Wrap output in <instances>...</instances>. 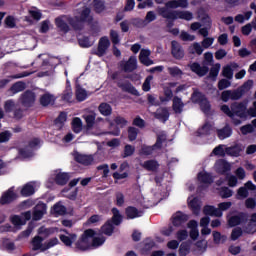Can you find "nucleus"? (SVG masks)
Here are the masks:
<instances>
[{"label": "nucleus", "mask_w": 256, "mask_h": 256, "mask_svg": "<svg viewBox=\"0 0 256 256\" xmlns=\"http://www.w3.org/2000/svg\"><path fill=\"white\" fill-rule=\"evenodd\" d=\"M69 23L74 29H76V31L83 29L85 25H91V23H93L91 9L89 7H83L78 11V14L74 19H69Z\"/></svg>", "instance_id": "nucleus-1"}, {"label": "nucleus", "mask_w": 256, "mask_h": 256, "mask_svg": "<svg viewBox=\"0 0 256 256\" xmlns=\"http://www.w3.org/2000/svg\"><path fill=\"white\" fill-rule=\"evenodd\" d=\"M158 13L164 19H184L185 21H191V19H193V13L189 11H177L167 8H158Z\"/></svg>", "instance_id": "nucleus-2"}, {"label": "nucleus", "mask_w": 256, "mask_h": 256, "mask_svg": "<svg viewBox=\"0 0 256 256\" xmlns=\"http://www.w3.org/2000/svg\"><path fill=\"white\" fill-rule=\"evenodd\" d=\"M95 237V231L93 229H88L84 231L82 236L76 242V249L79 251H87V249H91V241Z\"/></svg>", "instance_id": "nucleus-3"}, {"label": "nucleus", "mask_w": 256, "mask_h": 256, "mask_svg": "<svg viewBox=\"0 0 256 256\" xmlns=\"http://www.w3.org/2000/svg\"><path fill=\"white\" fill-rule=\"evenodd\" d=\"M41 143V140L38 138L32 139L28 145L25 147L19 148L18 153L22 159H31L33 155H35V151H37V148L39 147Z\"/></svg>", "instance_id": "nucleus-4"}, {"label": "nucleus", "mask_w": 256, "mask_h": 256, "mask_svg": "<svg viewBox=\"0 0 256 256\" xmlns=\"http://www.w3.org/2000/svg\"><path fill=\"white\" fill-rule=\"evenodd\" d=\"M192 103H199L203 113H209L211 111V104L209 100L201 92L195 90L191 96Z\"/></svg>", "instance_id": "nucleus-5"}, {"label": "nucleus", "mask_w": 256, "mask_h": 256, "mask_svg": "<svg viewBox=\"0 0 256 256\" xmlns=\"http://www.w3.org/2000/svg\"><path fill=\"white\" fill-rule=\"evenodd\" d=\"M35 99V92L26 90L20 96V103L23 105V107H33V105H35Z\"/></svg>", "instance_id": "nucleus-6"}, {"label": "nucleus", "mask_w": 256, "mask_h": 256, "mask_svg": "<svg viewBox=\"0 0 256 256\" xmlns=\"http://www.w3.org/2000/svg\"><path fill=\"white\" fill-rule=\"evenodd\" d=\"M167 136L165 135H160L157 138V141L154 146H142L141 148V154L142 155H152L153 151L155 149H161V145H163V142L166 141Z\"/></svg>", "instance_id": "nucleus-7"}, {"label": "nucleus", "mask_w": 256, "mask_h": 256, "mask_svg": "<svg viewBox=\"0 0 256 256\" xmlns=\"http://www.w3.org/2000/svg\"><path fill=\"white\" fill-rule=\"evenodd\" d=\"M120 67L125 73H133L137 69V57L131 56L128 61H121Z\"/></svg>", "instance_id": "nucleus-8"}, {"label": "nucleus", "mask_w": 256, "mask_h": 256, "mask_svg": "<svg viewBox=\"0 0 256 256\" xmlns=\"http://www.w3.org/2000/svg\"><path fill=\"white\" fill-rule=\"evenodd\" d=\"M45 213H47V205L42 202L38 203L33 209V213H32L33 221H41Z\"/></svg>", "instance_id": "nucleus-9"}, {"label": "nucleus", "mask_w": 256, "mask_h": 256, "mask_svg": "<svg viewBox=\"0 0 256 256\" xmlns=\"http://www.w3.org/2000/svg\"><path fill=\"white\" fill-rule=\"evenodd\" d=\"M74 159L77 163H80V165H84L85 167H89V165H93L95 162V157L93 155H87V154H75Z\"/></svg>", "instance_id": "nucleus-10"}, {"label": "nucleus", "mask_w": 256, "mask_h": 256, "mask_svg": "<svg viewBox=\"0 0 256 256\" xmlns=\"http://www.w3.org/2000/svg\"><path fill=\"white\" fill-rule=\"evenodd\" d=\"M221 99L222 101H224V103H227L229 99H231L232 101H237L241 99V91H239L238 89L223 91L221 94Z\"/></svg>", "instance_id": "nucleus-11"}, {"label": "nucleus", "mask_w": 256, "mask_h": 256, "mask_svg": "<svg viewBox=\"0 0 256 256\" xmlns=\"http://www.w3.org/2000/svg\"><path fill=\"white\" fill-rule=\"evenodd\" d=\"M79 183V178L73 179L69 182L68 187L70 189L66 190V197L67 199H70V201H75L77 199V193H79V189L73 188Z\"/></svg>", "instance_id": "nucleus-12"}, {"label": "nucleus", "mask_w": 256, "mask_h": 256, "mask_svg": "<svg viewBox=\"0 0 256 256\" xmlns=\"http://www.w3.org/2000/svg\"><path fill=\"white\" fill-rule=\"evenodd\" d=\"M39 187L37 182H28L21 189L22 197H31V195L35 194V190Z\"/></svg>", "instance_id": "nucleus-13"}, {"label": "nucleus", "mask_w": 256, "mask_h": 256, "mask_svg": "<svg viewBox=\"0 0 256 256\" xmlns=\"http://www.w3.org/2000/svg\"><path fill=\"white\" fill-rule=\"evenodd\" d=\"M214 169L216 173H220V175H223L228 171H231V164L223 159H219L218 161H216Z\"/></svg>", "instance_id": "nucleus-14"}, {"label": "nucleus", "mask_w": 256, "mask_h": 256, "mask_svg": "<svg viewBox=\"0 0 256 256\" xmlns=\"http://www.w3.org/2000/svg\"><path fill=\"white\" fill-rule=\"evenodd\" d=\"M171 53L174 59H183L185 57V51H183V47L177 41L171 42Z\"/></svg>", "instance_id": "nucleus-15"}, {"label": "nucleus", "mask_w": 256, "mask_h": 256, "mask_svg": "<svg viewBox=\"0 0 256 256\" xmlns=\"http://www.w3.org/2000/svg\"><path fill=\"white\" fill-rule=\"evenodd\" d=\"M189 221V215L183 212H176L172 217V223L174 227H181L183 223Z\"/></svg>", "instance_id": "nucleus-16"}, {"label": "nucleus", "mask_w": 256, "mask_h": 256, "mask_svg": "<svg viewBox=\"0 0 256 256\" xmlns=\"http://www.w3.org/2000/svg\"><path fill=\"white\" fill-rule=\"evenodd\" d=\"M187 9L189 2L187 0H170L165 4V9Z\"/></svg>", "instance_id": "nucleus-17"}, {"label": "nucleus", "mask_w": 256, "mask_h": 256, "mask_svg": "<svg viewBox=\"0 0 256 256\" xmlns=\"http://www.w3.org/2000/svg\"><path fill=\"white\" fill-rule=\"evenodd\" d=\"M232 113L236 115V117H245V111H247V104L246 103H233L231 105Z\"/></svg>", "instance_id": "nucleus-18"}, {"label": "nucleus", "mask_w": 256, "mask_h": 256, "mask_svg": "<svg viewBox=\"0 0 256 256\" xmlns=\"http://www.w3.org/2000/svg\"><path fill=\"white\" fill-rule=\"evenodd\" d=\"M188 67H190L193 73H196V75H199V77H205V75L209 73V68L207 66H201L197 62L189 64Z\"/></svg>", "instance_id": "nucleus-19"}, {"label": "nucleus", "mask_w": 256, "mask_h": 256, "mask_svg": "<svg viewBox=\"0 0 256 256\" xmlns=\"http://www.w3.org/2000/svg\"><path fill=\"white\" fill-rule=\"evenodd\" d=\"M17 199V194L13 191V188H10L0 198L1 205H7L8 203H13Z\"/></svg>", "instance_id": "nucleus-20"}, {"label": "nucleus", "mask_w": 256, "mask_h": 256, "mask_svg": "<svg viewBox=\"0 0 256 256\" xmlns=\"http://www.w3.org/2000/svg\"><path fill=\"white\" fill-rule=\"evenodd\" d=\"M117 86L126 93H131V95L139 97V91H137V89H135L128 81H119Z\"/></svg>", "instance_id": "nucleus-21"}, {"label": "nucleus", "mask_w": 256, "mask_h": 256, "mask_svg": "<svg viewBox=\"0 0 256 256\" xmlns=\"http://www.w3.org/2000/svg\"><path fill=\"white\" fill-rule=\"evenodd\" d=\"M188 207L194 215H199L201 213V200L198 198H188Z\"/></svg>", "instance_id": "nucleus-22"}, {"label": "nucleus", "mask_w": 256, "mask_h": 256, "mask_svg": "<svg viewBox=\"0 0 256 256\" xmlns=\"http://www.w3.org/2000/svg\"><path fill=\"white\" fill-rule=\"evenodd\" d=\"M109 45H111V42H109L108 37L101 38L98 44L97 55H99V57H103V55L107 52V49H109Z\"/></svg>", "instance_id": "nucleus-23"}, {"label": "nucleus", "mask_w": 256, "mask_h": 256, "mask_svg": "<svg viewBox=\"0 0 256 256\" xmlns=\"http://www.w3.org/2000/svg\"><path fill=\"white\" fill-rule=\"evenodd\" d=\"M243 231L248 235H253V233H256V213L251 215V218L248 224L244 226Z\"/></svg>", "instance_id": "nucleus-24"}, {"label": "nucleus", "mask_w": 256, "mask_h": 256, "mask_svg": "<svg viewBox=\"0 0 256 256\" xmlns=\"http://www.w3.org/2000/svg\"><path fill=\"white\" fill-rule=\"evenodd\" d=\"M204 215H209L210 217H223V212L218 208L207 205L203 208Z\"/></svg>", "instance_id": "nucleus-25"}, {"label": "nucleus", "mask_w": 256, "mask_h": 256, "mask_svg": "<svg viewBox=\"0 0 256 256\" xmlns=\"http://www.w3.org/2000/svg\"><path fill=\"white\" fill-rule=\"evenodd\" d=\"M82 117L86 123L87 131L93 129V126L95 125V119H97V114H95V112H90L89 114H84Z\"/></svg>", "instance_id": "nucleus-26"}, {"label": "nucleus", "mask_w": 256, "mask_h": 256, "mask_svg": "<svg viewBox=\"0 0 256 256\" xmlns=\"http://www.w3.org/2000/svg\"><path fill=\"white\" fill-rule=\"evenodd\" d=\"M153 116L155 119L165 123V121L169 119V110H167V108H158L156 112L153 113Z\"/></svg>", "instance_id": "nucleus-27"}, {"label": "nucleus", "mask_w": 256, "mask_h": 256, "mask_svg": "<svg viewBox=\"0 0 256 256\" xmlns=\"http://www.w3.org/2000/svg\"><path fill=\"white\" fill-rule=\"evenodd\" d=\"M172 109L175 113L181 114L183 113V108L185 107V103L183 100L179 98V96H175L172 100Z\"/></svg>", "instance_id": "nucleus-28"}, {"label": "nucleus", "mask_w": 256, "mask_h": 256, "mask_svg": "<svg viewBox=\"0 0 256 256\" xmlns=\"http://www.w3.org/2000/svg\"><path fill=\"white\" fill-rule=\"evenodd\" d=\"M125 213L128 219H137V217H143V211L137 210V208L133 206L127 207Z\"/></svg>", "instance_id": "nucleus-29"}, {"label": "nucleus", "mask_w": 256, "mask_h": 256, "mask_svg": "<svg viewBox=\"0 0 256 256\" xmlns=\"http://www.w3.org/2000/svg\"><path fill=\"white\" fill-rule=\"evenodd\" d=\"M225 151L226 155H229L230 157H239V155H241V151H243V148L241 145L236 144L234 146L226 147Z\"/></svg>", "instance_id": "nucleus-30"}, {"label": "nucleus", "mask_w": 256, "mask_h": 256, "mask_svg": "<svg viewBox=\"0 0 256 256\" xmlns=\"http://www.w3.org/2000/svg\"><path fill=\"white\" fill-rule=\"evenodd\" d=\"M27 88V84L25 82L19 81L14 83L11 88L9 89V92L12 93L11 95H17V93H21L22 91H25Z\"/></svg>", "instance_id": "nucleus-31"}, {"label": "nucleus", "mask_w": 256, "mask_h": 256, "mask_svg": "<svg viewBox=\"0 0 256 256\" xmlns=\"http://www.w3.org/2000/svg\"><path fill=\"white\" fill-rule=\"evenodd\" d=\"M243 221H245V214H238L228 219V225L230 227H237V225H241Z\"/></svg>", "instance_id": "nucleus-32"}, {"label": "nucleus", "mask_w": 256, "mask_h": 256, "mask_svg": "<svg viewBox=\"0 0 256 256\" xmlns=\"http://www.w3.org/2000/svg\"><path fill=\"white\" fill-rule=\"evenodd\" d=\"M33 251H45V243L43 244V238L40 236H35L32 240Z\"/></svg>", "instance_id": "nucleus-33"}, {"label": "nucleus", "mask_w": 256, "mask_h": 256, "mask_svg": "<svg viewBox=\"0 0 256 256\" xmlns=\"http://www.w3.org/2000/svg\"><path fill=\"white\" fill-rule=\"evenodd\" d=\"M52 179L57 185H65V172H61V170H54Z\"/></svg>", "instance_id": "nucleus-34"}, {"label": "nucleus", "mask_w": 256, "mask_h": 256, "mask_svg": "<svg viewBox=\"0 0 256 256\" xmlns=\"http://www.w3.org/2000/svg\"><path fill=\"white\" fill-rule=\"evenodd\" d=\"M53 103H55V96H53L52 94L46 93V94L42 95L40 98V104L43 107L53 105Z\"/></svg>", "instance_id": "nucleus-35"}, {"label": "nucleus", "mask_w": 256, "mask_h": 256, "mask_svg": "<svg viewBox=\"0 0 256 256\" xmlns=\"http://www.w3.org/2000/svg\"><path fill=\"white\" fill-rule=\"evenodd\" d=\"M98 111L104 117H109V115L113 113V108H111V105H109L108 103L103 102L99 105Z\"/></svg>", "instance_id": "nucleus-36"}, {"label": "nucleus", "mask_w": 256, "mask_h": 256, "mask_svg": "<svg viewBox=\"0 0 256 256\" xmlns=\"http://www.w3.org/2000/svg\"><path fill=\"white\" fill-rule=\"evenodd\" d=\"M141 167L146 169V171H157L159 169V163L155 160H148L142 163Z\"/></svg>", "instance_id": "nucleus-37"}, {"label": "nucleus", "mask_w": 256, "mask_h": 256, "mask_svg": "<svg viewBox=\"0 0 256 256\" xmlns=\"http://www.w3.org/2000/svg\"><path fill=\"white\" fill-rule=\"evenodd\" d=\"M232 133L233 130H231L229 125H226L224 128L217 130V135L221 140L227 139L230 135H232Z\"/></svg>", "instance_id": "nucleus-38"}, {"label": "nucleus", "mask_w": 256, "mask_h": 256, "mask_svg": "<svg viewBox=\"0 0 256 256\" xmlns=\"http://www.w3.org/2000/svg\"><path fill=\"white\" fill-rule=\"evenodd\" d=\"M54 127L58 131H61L65 127V112H61L60 115L54 121Z\"/></svg>", "instance_id": "nucleus-39"}, {"label": "nucleus", "mask_w": 256, "mask_h": 256, "mask_svg": "<svg viewBox=\"0 0 256 256\" xmlns=\"http://www.w3.org/2000/svg\"><path fill=\"white\" fill-rule=\"evenodd\" d=\"M52 213H53V215H55L56 217H59V215H65V205H63V202H62V201L56 203V204L53 206Z\"/></svg>", "instance_id": "nucleus-40"}, {"label": "nucleus", "mask_w": 256, "mask_h": 256, "mask_svg": "<svg viewBox=\"0 0 256 256\" xmlns=\"http://www.w3.org/2000/svg\"><path fill=\"white\" fill-rule=\"evenodd\" d=\"M212 129H213V123L205 122V124L201 128L198 129L197 134L199 136L209 135V133H211Z\"/></svg>", "instance_id": "nucleus-41"}, {"label": "nucleus", "mask_w": 256, "mask_h": 256, "mask_svg": "<svg viewBox=\"0 0 256 256\" xmlns=\"http://www.w3.org/2000/svg\"><path fill=\"white\" fill-rule=\"evenodd\" d=\"M188 52L191 55H202L203 53V46H201V44L195 42L193 43L189 48H188Z\"/></svg>", "instance_id": "nucleus-42"}, {"label": "nucleus", "mask_w": 256, "mask_h": 256, "mask_svg": "<svg viewBox=\"0 0 256 256\" xmlns=\"http://www.w3.org/2000/svg\"><path fill=\"white\" fill-rule=\"evenodd\" d=\"M225 149H227V147L220 144L213 149L211 155H216V157H225L227 155V151Z\"/></svg>", "instance_id": "nucleus-43"}, {"label": "nucleus", "mask_w": 256, "mask_h": 256, "mask_svg": "<svg viewBox=\"0 0 256 256\" xmlns=\"http://www.w3.org/2000/svg\"><path fill=\"white\" fill-rule=\"evenodd\" d=\"M72 129L74 133H81L83 131V121L81 118L76 117L72 120Z\"/></svg>", "instance_id": "nucleus-44"}, {"label": "nucleus", "mask_w": 256, "mask_h": 256, "mask_svg": "<svg viewBox=\"0 0 256 256\" xmlns=\"http://www.w3.org/2000/svg\"><path fill=\"white\" fill-rule=\"evenodd\" d=\"M198 179L201 183H205L206 185H211V183H213V177L207 172H200L198 174Z\"/></svg>", "instance_id": "nucleus-45"}, {"label": "nucleus", "mask_w": 256, "mask_h": 256, "mask_svg": "<svg viewBox=\"0 0 256 256\" xmlns=\"http://www.w3.org/2000/svg\"><path fill=\"white\" fill-rule=\"evenodd\" d=\"M167 71L171 77L179 78L183 76V70L177 66H170L167 68Z\"/></svg>", "instance_id": "nucleus-46"}, {"label": "nucleus", "mask_w": 256, "mask_h": 256, "mask_svg": "<svg viewBox=\"0 0 256 256\" xmlns=\"http://www.w3.org/2000/svg\"><path fill=\"white\" fill-rule=\"evenodd\" d=\"M11 223L17 227L18 229H21V227H23V225H25V220L23 219L22 216L19 215H14L10 218Z\"/></svg>", "instance_id": "nucleus-47"}, {"label": "nucleus", "mask_w": 256, "mask_h": 256, "mask_svg": "<svg viewBox=\"0 0 256 256\" xmlns=\"http://www.w3.org/2000/svg\"><path fill=\"white\" fill-rule=\"evenodd\" d=\"M77 241V234L65 232V245L71 247Z\"/></svg>", "instance_id": "nucleus-48"}, {"label": "nucleus", "mask_w": 256, "mask_h": 256, "mask_svg": "<svg viewBox=\"0 0 256 256\" xmlns=\"http://www.w3.org/2000/svg\"><path fill=\"white\" fill-rule=\"evenodd\" d=\"M55 25L61 33H65V16H59L55 19Z\"/></svg>", "instance_id": "nucleus-49"}, {"label": "nucleus", "mask_w": 256, "mask_h": 256, "mask_svg": "<svg viewBox=\"0 0 256 256\" xmlns=\"http://www.w3.org/2000/svg\"><path fill=\"white\" fill-rule=\"evenodd\" d=\"M253 89V80H248L245 82L240 88H238V91L241 93V97L247 93V91H251Z\"/></svg>", "instance_id": "nucleus-50"}, {"label": "nucleus", "mask_w": 256, "mask_h": 256, "mask_svg": "<svg viewBox=\"0 0 256 256\" xmlns=\"http://www.w3.org/2000/svg\"><path fill=\"white\" fill-rule=\"evenodd\" d=\"M29 15L34 19V21H41V17H43V14L41 13V10L33 7L29 10Z\"/></svg>", "instance_id": "nucleus-51"}, {"label": "nucleus", "mask_w": 256, "mask_h": 256, "mask_svg": "<svg viewBox=\"0 0 256 256\" xmlns=\"http://www.w3.org/2000/svg\"><path fill=\"white\" fill-rule=\"evenodd\" d=\"M112 213V222L114 223V225H120L121 221L123 220V216H121V213H119V210L117 208H113Z\"/></svg>", "instance_id": "nucleus-52"}, {"label": "nucleus", "mask_w": 256, "mask_h": 256, "mask_svg": "<svg viewBox=\"0 0 256 256\" xmlns=\"http://www.w3.org/2000/svg\"><path fill=\"white\" fill-rule=\"evenodd\" d=\"M114 123L121 129H123V127H127V125H129V121H127V119H125V117L119 116V115L114 118Z\"/></svg>", "instance_id": "nucleus-53"}, {"label": "nucleus", "mask_w": 256, "mask_h": 256, "mask_svg": "<svg viewBox=\"0 0 256 256\" xmlns=\"http://www.w3.org/2000/svg\"><path fill=\"white\" fill-rule=\"evenodd\" d=\"M76 99L78 101H85L87 99V90L81 87H77L76 89Z\"/></svg>", "instance_id": "nucleus-54"}, {"label": "nucleus", "mask_w": 256, "mask_h": 256, "mask_svg": "<svg viewBox=\"0 0 256 256\" xmlns=\"http://www.w3.org/2000/svg\"><path fill=\"white\" fill-rule=\"evenodd\" d=\"M113 229V224H111V221H108L102 226L101 231L104 235L111 236L113 235Z\"/></svg>", "instance_id": "nucleus-55"}, {"label": "nucleus", "mask_w": 256, "mask_h": 256, "mask_svg": "<svg viewBox=\"0 0 256 256\" xmlns=\"http://www.w3.org/2000/svg\"><path fill=\"white\" fill-rule=\"evenodd\" d=\"M104 10H105V1L94 0V11H96V13H103Z\"/></svg>", "instance_id": "nucleus-56"}, {"label": "nucleus", "mask_w": 256, "mask_h": 256, "mask_svg": "<svg viewBox=\"0 0 256 256\" xmlns=\"http://www.w3.org/2000/svg\"><path fill=\"white\" fill-rule=\"evenodd\" d=\"M103 243H105V237H103V236L93 237L92 236L91 247H101V245H103Z\"/></svg>", "instance_id": "nucleus-57"}, {"label": "nucleus", "mask_w": 256, "mask_h": 256, "mask_svg": "<svg viewBox=\"0 0 256 256\" xmlns=\"http://www.w3.org/2000/svg\"><path fill=\"white\" fill-rule=\"evenodd\" d=\"M137 135H139V129L135 127L128 128V139L129 141H135L137 139Z\"/></svg>", "instance_id": "nucleus-58"}, {"label": "nucleus", "mask_w": 256, "mask_h": 256, "mask_svg": "<svg viewBox=\"0 0 256 256\" xmlns=\"http://www.w3.org/2000/svg\"><path fill=\"white\" fill-rule=\"evenodd\" d=\"M219 71H221V64L217 63L215 64L211 69H210V77H212V79H217V76L219 75Z\"/></svg>", "instance_id": "nucleus-59"}, {"label": "nucleus", "mask_w": 256, "mask_h": 256, "mask_svg": "<svg viewBox=\"0 0 256 256\" xmlns=\"http://www.w3.org/2000/svg\"><path fill=\"white\" fill-rule=\"evenodd\" d=\"M4 23L8 29H15V27H17V23L15 22V17L13 16H7L5 18Z\"/></svg>", "instance_id": "nucleus-60"}, {"label": "nucleus", "mask_w": 256, "mask_h": 256, "mask_svg": "<svg viewBox=\"0 0 256 256\" xmlns=\"http://www.w3.org/2000/svg\"><path fill=\"white\" fill-rule=\"evenodd\" d=\"M237 195V199H247V197H249V191L246 189L245 186H243L238 189Z\"/></svg>", "instance_id": "nucleus-61"}, {"label": "nucleus", "mask_w": 256, "mask_h": 256, "mask_svg": "<svg viewBox=\"0 0 256 256\" xmlns=\"http://www.w3.org/2000/svg\"><path fill=\"white\" fill-rule=\"evenodd\" d=\"M222 75L226 77V79H233V69H231V66L223 67Z\"/></svg>", "instance_id": "nucleus-62"}, {"label": "nucleus", "mask_w": 256, "mask_h": 256, "mask_svg": "<svg viewBox=\"0 0 256 256\" xmlns=\"http://www.w3.org/2000/svg\"><path fill=\"white\" fill-rule=\"evenodd\" d=\"M135 153V148L132 145H126L124 148V154L122 155L123 159L131 157Z\"/></svg>", "instance_id": "nucleus-63"}, {"label": "nucleus", "mask_w": 256, "mask_h": 256, "mask_svg": "<svg viewBox=\"0 0 256 256\" xmlns=\"http://www.w3.org/2000/svg\"><path fill=\"white\" fill-rule=\"evenodd\" d=\"M245 207H246V209H251V210L255 209V207H256L255 198H247L245 200Z\"/></svg>", "instance_id": "nucleus-64"}]
</instances>
